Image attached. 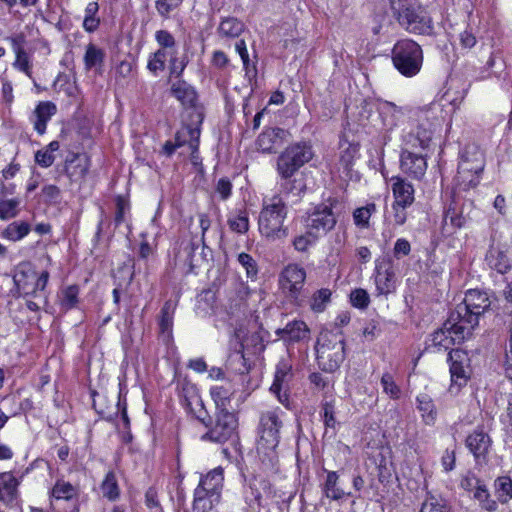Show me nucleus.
<instances>
[{
    "mask_svg": "<svg viewBox=\"0 0 512 512\" xmlns=\"http://www.w3.org/2000/svg\"><path fill=\"white\" fill-rule=\"evenodd\" d=\"M288 215L285 201L278 195L265 199L258 217L260 234L269 241L284 239L288 236V228L284 222Z\"/></svg>",
    "mask_w": 512,
    "mask_h": 512,
    "instance_id": "1",
    "label": "nucleus"
},
{
    "mask_svg": "<svg viewBox=\"0 0 512 512\" xmlns=\"http://www.w3.org/2000/svg\"><path fill=\"white\" fill-rule=\"evenodd\" d=\"M440 112V106L434 102L421 108L419 123L403 136V146L421 151L428 149L436 129L441 126Z\"/></svg>",
    "mask_w": 512,
    "mask_h": 512,
    "instance_id": "2",
    "label": "nucleus"
},
{
    "mask_svg": "<svg viewBox=\"0 0 512 512\" xmlns=\"http://www.w3.org/2000/svg\"><path fill=\"white\" fill-rule=\"evenodd\" d=\"M485 167L483 151L475 144L464 147L460 153L457 175L454 179L459 190L475 188L481 180Z\"/></svg>",
    "mask_w": 512,
    "mask_h": 512,
    "instance_id": "3",
    "label": "nucleus"
},
{
    "mask_svg": "<svg viewBox=\"0 0 512 512\" xmlns=\"http://www.w3.org/2000/svg\"><path fill=\"white\" fill-rule=\"evenodd\" d=\"M491 302L486 292L478 289H470L465 293L462 303L458 304L451 312L452 320L462 322L460 332L472 333L479 323V317L490 307Z\"/></svg>",
    "mask_w": 512,
    "mask_h": 512,
    "instance_id": "4",
    "label": "nucleus"
},
{
    "mask_svg": "<svg viewBox=\"0 0 512 512\" xmlns=\"http://www.w3.org/2000/svg\"><path fill=\"white\" fill-rule=\"evenodd\" d=\"M394 16L401 26L412 33L426 34L432 30V20L417 0H389Z\"/></svg>",
    "mask_w": 512,
    "mask_h": 512,
    "instance_id": "5",
    "label": "nucleus"
},
{
    "mask_svg": "<svg viewBox=\"0 0 512 512\" xmlns=\"http://www.w3.org/2000/svg\"><path fill=\"white\" fill-rule=\"evenodd\" d=\"M318 366L326 372L337 370L344 360V337L341 332L323 330L315 346Z\"/></svg>",
    "mask_w": 512,
    "mask_h": 512,
    "instance_id": "6",
    "label": "nucleus"
},
{
    "mask_svg": "<svg viewBox=\"0 0 512 512\" xmlns=\"http://www.w3.org/2000/svg\"><path fill=\"white\" fill-rule=\"evenodd\" d=\"M224 482V470L218 466L205 475H201L194 490L193 508L198 512H207L220 499Z\"/></svg>",
    "mask_w": 512,
    "mask_h": 512,
    "instance_id": "7",
    "label": "nucleus"
},
{
    "mask_svg": "<svg viewBox=\"0 0 512 512\" xmlns=\"http://www.w3.org/2000/svg\"><path fill=\"white\" fill-rule=\"evenodd\" d=\"M392 61L403 76L413 77L420 72L423 64L422 49L413 40H400L392 49Z\"/></svg>",
    "mask_w": 512,
    "mask_h": 512,
    "instance_id": "8",
    "label": "nucleus"
},
{
    "mask_svg": "<svg viewBox=\"0 0 512 512\" xmlns=\"http://www.w3.org/2000/svg\"><path fill=\"white\" fill-rule=\"evenodd\" d=\"M284 416L285 412L279 407L267 409L260 414L258 451H272L278 446Z\"/></svg>",
    "mask_w": 512,
    "mask_h": 512,
    "instance_id": "9",
    "label": "nucleus"
},
{
    "mask_svg": "<svg viewBox=\"0 0 512 512\" xmlns=\"http://www.w3.org/2000/svg\"><path fill=\"white\" fill-rule=\"evenodd\" d=\"M313 157L311 146L306 143H296L285 149L278 157L277 171L280 176L286 180L282 184L283 188L288 190V180L294 173Z\"/></svg>",
    "mask_w": 512,
    "mask_h": 512,
    "instance_id": "10",
    "label": "nucleus"
},
{
    "mask_svg": "<svg viewBox=\"0 0 512 512\" xmlns=\"http://www.w3.org/2000/svg\"><path fill=\"white\" fill-rule=\"evenodd\" d=\"M461 320H452V314L450 313L447 321L443 327L435 331L430 338V344L428 348L434 352H441L446 350H453L452 346L456 343H461L468 338L472 333H461L460 327H463Z\"/></svg>",
    "mask_w": 512,
    "mask_h": 512,
    "instance_id": "11",
    "label": "nucleus"
},
{
    "mask_svg": "<svg viewBox=\"0 0 512 512\" xmlns=\"http://www.w3.org/2000/svg\"><path fill=\"white\" fill-rule=\"evenodd\" d=\"M238 425V417L234 412L217 411L214 424L201 436V440L225 443L237 436Z\"/></svg>",
    "mask_w": 512,
    "mask_h": 512,
    "instance_id": "12",
    "label": "nucleus"
},
{
    "mask_svg": "<svg viewBox=\"0 0 512 512\" xmlns=\"http://www.w3.org/2000/svg\"><path fill=\"white\" fill-rule=\"evenodd\" d=\"M257 342L258 336L256 333L250 335L244 327H239L235 330L229 341V348L231 351L229 355L230 365L233 366L234 363L238 364V366L234 367L235 371L240 374L248 372L249 368L246 364L244 351L250 346L256 345Z\"/></svg>",
    "mask_w": 512,
    "mask_h": 512,
    "instance_id": "13",
    "label": "nucleus"
},
{
    "mask_svg": "<svg viewBox=\"0 0 512 512\" xmlns=\"http://www.w3.org/2000/svg\"><path fill=\"white\" fill-rule=\"evenodd\" d=\"M336 201L329 200L328 203L317 205L306 219V229H310L319 238L331 231L337 218L333 212V205Z\"/></svg>",
    "mask_w": 512,
    "mask_h": 512,
    "instance_id": "14",
    "label": "nucleus"
},
{
    "mask_svg": "<svg viewBox=\"0 0 512 512\" xmlns=\"http://www.w3.org/2000/svg\"><path fill=\"white\" fill-rule=\"evenodd\" d=\"M49 280L48 271H43L39 275L29 270L18 271L14 276V282L18 290L25 296L34 295L41 297L45 302L47 297L44 293L45 287Z\"/></svg>",
    "mask_w": 512,
    "mask_h": 512,
    "instance_id": "15",
    "label": "nucleus"
},
{
    "mask_svg": "<svg viewBox=\"0 0 512 512\" xmlns=\"http://www.w3.org/2000/svg\"><path fill=\"white\" fill-rule=\"evenodd\" d=\"M306 280V271L299 264L291 263L279 275V286L283 293L294 301L298 300Z\"/></svg>",
    "mask_w": 512,
    "mask_h": 512,
    "instance_id": "16",
    "label": "nucleus"
},
{
    "mask_svg": "<svg viewBox=\"0 0 512 512\" xmlns=\"http://www.w3.org/2000/svg\"><path fill=\"white\" fill-rule=\"evenodd\" d=\"M374 284L376 296H385L392 294L396 290L397 277L395 268L391 260H376L374 270Z\"/></svg>",
    "mask_w": 512,
    "mask_h": 512,
    "instance_id": "17",
    "label": "nucleus"
},
{
    "mask_svg": "<svg viewBox=\"0 0 512 512\" xmlns=\"http://www.w3.org/2000/svg\"><path fill=\"white\" fill-rule=\"evenodd\" d=\"M423 152L402 146L400 153L401 171L413 179H422L428 167L427 155Z\"/></svg>",
    "mask_w": 512,
    "mask_h": 512,
    "instance_id": "18",
    "label": "nucleus"
},
{
    "mask_svg": "<svg viewBox=\"0 0 512 512\" xmlns=\"http://www.w3.org/2000/svg\"><path fill=\"white\" fill-rule=\"evenodd\" d=\"M448 361L450 362L451 374L449 391L457 393L462 386L466 385L469 378L468 357L462 350H450Z\"/></svg>",
    "mask_w": 512,
    "mask_h": 512,
    "instance_id": "19",
    "label": "nucleus"
},
{
    "mask_svg": "<svg viewBox=\"0 0 512 512\" xmlns=\"http://www.w3.org/2000/svg\"><path fill=\"white\" fill-rule=\"evenodd\" d=\"M19 485L20 481L12 472L0 473V502L11 509L20 508Z\"/></svg>",
    "mask_w": 512,
    "mask_h": 512,
    "instance_id": "20",
    "label": "nucleus"
},
{
    "mask_svg": "<svg viewBox=\"0 0 512 512\" xmlns=\"http://www.w3.org/2000/svg\"><path fill=\"white\" fill-rule=\"evenodd\" d=\"M290 365L284 361L279 362L276 367L274 381L270 391L277 397L278 401L289 408L288 382L290 378Z\"/></svg>",
    "mask_w": 512,
    "mask_h": 512,
    "instance_id": "21",
    "label": "nucleus"
},
{
    "mask_svg": "<svg viewBox=\"0 0 512 512\" xmlns=\"http://www.w3.org/2000/svg\"><path fill=\"white\" fill-rule=\"evenodd\" d=\"M57 107L51 101H40L32 114L29 117L30 122L33 124L34 130L43 135L46 132L47 124L51 118L56 114Z\"/></svg>",
    "mask_w": 512,
    "mask_h": 512,
    "instance_id": "22",
    "label": "nucleus"
},
{
    "mask_svg": "<svg viewBox=\"0 0 512 512\" xmlns=\"http://www.w3.org/2000/svg\"><path fill=\"white\" fill-rule=\"evenodd\" d=\"M200 130L191 126H185L180 129L175 136V143L166 142L164 150L171 155L177 147L188 145L194 154L198 150Z\"/></svg>",
    "mask_w": 512,
    "mask_h": 512,
    "instance_id": "23",
    "label": "nucleus"
},
{
    "mask_svg": "<svg viewBox=\"0 0 512 512\" xmlns=\"http://www.w3.org/2000/svg\"><path fill=\"white\" fill-rule=\"evenodd\" d=\"M393 202L412 206L415 201V188L411 182L401 176L389 178Z\"/></svg>",
    "mask_w": 512,
    "mask_h": 512,
    "instance_id": "24",
    "label": "nucleus"
},
{
    "mask_svg": "<svg viewBox=\"0 0 512 512\" xmlns=\"http://www.w3.org/2000/svg\"><path fill=\"white\" fill-rule=\"evenodd\" d=\"M288 132L282 128L265 129L257 138L256 145L264 153L275 152L286 140Z\"/></svg>",
    "mask_w": 512,
    "mask_h": 512,
    "instance_id": "25",
    "label": "nucleus"
},
{
    "mask_svg": "<svg viewBox=\"0 0 512 512\" xmlns=\"http://www.w3.org/2000/svg\"><path fill=\"white\" fill-rule=\"evenodd\" d=\"M89 159L85 154L71 153L65 160V172L72 182H80L89 170Z\"/></svg>",
    "mask_w": 512,
    "mask_h": 512,
    "instance_id": "26",
    "label": "nucleus"
},
{
    "mask_svg": "<svg viewBox=\"0 0 512 512\" xmlns=\"http://www.w3.org/2000/svg\"><path fill=\"white\" fill-rule=\"evenodd\" d=\"M487 266L498 274L512 273V261L508 255L498 247H490L485 256Z\"/></svg>",
    "mask_w": 512,
    "mask_h": 512,
    "instance_id": "27",
    "label": "nucleus"
},
{
    "mask_svg": "<svg viewBox=\"0 0 512 512\" xmlns=\"http://www.w3.org/2000/svg\"><path fill=\"white\" fill-rule=\"evenodd\" d=\"M466 446L478 461L484 460L491 446V439L488 434L477 429L467 437Z\"/></svg>",
    "mask_w": 512,
    "mask_h": 512,
    "instance_id": "28",
    "label": "nucleus"
},
{
    "mask_svg": "<svg viewBox=\"0 0 512 512\" xmlns=\"http://www.w3.org/2000/svg\"><path fill=\"white\" fill-rule=\"evenodd\" d=\"M209 393L215 403L217 411L228 410L231 399L235 393V388L230 381H226L225 383L211 386Z\"/></svg>",
    "mask_w": 512,
    "mask_h": 512,
    "instance_id": "29",
    "label": "nucleus"
},
{
    "mask_svg": "<svg viewBox=\"0 0 512 512\" xmlns=\"http://www.w3.org/2000/svg\"><path fill=\"white\" fill-rule=\"evenodd\" d=\"M176 305L172 301H166L161 309L159 317V329L162 340L169 343L173 338V318Z\"/></svg>",
    "mask_w": 512,
    "mask_h": 512,
    "instance_id": "30",
    "label": "nucleus"
},
{
    "mask_svg": "<svg viewBox=\"0 0 512 512\" xmlns=\"http://www.w3.org/2000/svg\"><path fill=\"white\" fill-rule=\"evenodd\" d=\"M379 115L383 126L387 130L396 127L403 116V110L392 102H383L379 106Z\"/></svg>",
    "mask_w": 512,
    "mask_h": 512,
    "instance_id": "31",
    "label": "nucleus"
},
{
    "mask_svg": "<svg viewBox=\"0 0 512 512\" xmlns=\"http://www.w3.org/2000/svg\"><path fill=\"white\" fill-rule=\"evenodd\" d=\"M416 402L422 421L426 425H434L437 420L438 413L432 398L428 394L421 393L416 397Z\"/></svg>",
    "mask_w": 512,
    "mask_h": 512,
    "instance_id": "32",
    "label": "nucleus"
},
{
    "mask_svg": "<svg viewBox=\"0 0 512 512\" xmlns=\"http://www.w3.org/2000/svg\"><path fill=\"white\" fill-rule=\"evenodd\" d=\"M242 497L249 508L255 509L260 507L262 494L259 488L258 480L255 477L245 479L242 490Z\"/></svg>",
    "mask_w": 512,
    "mask_h": 512,
    "instance_id": "33",
    "label": "nucleus"
},
{
    "mask_svg": "<svg viewBox=\"0 0 512 512\" xmlns=\"http://www.w3.org/2000/svg\"><path fill=\"white\" fill-rule=\"evenodd\" d=\"M465 223L466 218L462 215V212L458 209L456 203L451 204L444 215V232L447 234H452L457 229L462 228Z\"/></svg>",
    "mask_w": 512,
    "mask_h": 512,
    "instance_id": "34",
    "label": "nucleus"
},
{
    "mask_svg": "<svg viewBox=\"0 0 512 512\" xmlns=\"http://www.w3.org/2000/svg\"><path fill=\"white\" fill-rule=\"evenodd\" d=\"M105 59V52L102 48L90 43L86 46L85 54L83 56L85 70L95 71L101 70Z\"/></svg>",
    "mask_w": 512,
    "mask_h": 512,
    "instance_id": "35",
    "label": "nucleus"
},
{
    "mask_svg": "<svg viewBox=\"0 0 512 512\" xmlns=\"http://www.w3.org/2000/svg\"><path fill=\"white\" fill-rule=\"evenodd\" d=\"M171 93L183 106H193L196 100V92L193 87L182 80H177L172 84Z\"/></svg>",
    "mask_w": 512,
    "mask_h": 512,
    "instance_id": "36",
    "label": "nucleus"
},
{
    "mask_svg": "<svg viewBox=\"0 0 512 512\" xmlns=\"http://www.w3.org/2000/svg\"><path fill=\"white\" fill-rule=\"evenodd\" d=\"M359 156V147L357 144L343 142L340 144L339 165L343 172L348 174L356 159Z\"/></svg>",
    "mask_w": 512,
    "mask_h": 512,
    "instance_id": "37",
    "label": "nucleus"
},
{
    "mask_svg": "<svg viewBox=\"0 0 512 512\" xmlns=\"http://www.w3.org/2000/svg\"><path fill=\"white\" fill-rule=\"evenodd\" d=\"M323 494L331 500H340L345 496H349L350 493H346L339 486V476L335 471H328L326 480L322 487Z\"/></svg>",
    "mask_w": 512,
    "mask_h": 512,
    "instance_id": "38",
    "label": "nucleus"
},
{
    "mask_svg": "<svg viewBox=\"0 0 512 512\" xmlns=\"http://www.w3.org/2000/svg\"><path fill=\"white\" fill-rule=\"evenodd\" d=\"M78 494V487L64 479H57L50 491V497L55 500L69 501Z\"/></svg>",
    "mask_w": 512,
    "mask_h": 512,
    "instance_id": "39",
    "label": "nucleus"
},
{
    "mask_svg": "<svg viewBox=\"0 0 512 512\" xmlns=\"http://www.w3.org/2000/svg\"><path fill=\"white\" fill-rule=\"evenodd\" d=\"M309 336V329L303 321L288 323L282 331V338L290 342L305 340Z\"/></svg>",
    "mask_w": 512,
    "mask_h": 512,
    "instance_id": "40",
    "label": "nucleus"
},
{
    "mask_svg": "<svg viewBox=\"0 0 512 512\" xmlns=\"http://www.w3.org/2000/svg\"><path fill=\"white\" fill-rule=\"evenodd\" d=\"M377 207L373 202L367 203L365 206L358 207L353 211V223L360 230L370 228V218L376 213Z\"/></svg>",
    "mask_w": 512,
    "mask_h": 512,
    "instance_id": "41",
    "label": "nucleus"
},
{
    "mask_svg": "<svg viewBox=\"0 0 512 512\" xmlns=\"http://www.w3.org/2000/svg\"><path fill=\"white\" fill-rule=\"evenodd\" d=\"M244 30V24L236 18L223 19L218 27V34L223 38H236Z\"/></svg>",
    "mask_w": 512,
    "mask_h": 512,
    "instance_id": "42",
    "label": "nucleus"
},
{
    "mask_svg": "<svg viewBox=\"0 0 512 512\" xmlns=\"http://www.w3.org/2000/svg\"><path fill=\"white\" fill-rule=\"evenodd\" d=\"M13 51L16 55L13 67L23 73L29 78H32V65L27 52L20 46V44L13 39Z\"/></svg>",
    "mask_w": 512,
    "mask_h": 512,
    "instance_id": "43",
    "label": "nucleus"
},
{
    "mask_svg": "<svg viewBox=\"0 0 512 512\" xmlns=\"http://www.w3.org/2000/svg\"><path fill=\"white\" fill-rule=\"evenodd\" d=\"M31 228L27 222L15 221L10 223L2 232L3 238L16 242L26 237Z\"/></svg>",
    "mask_w": 512,
    "mask_h": 512,
    "instance_id": "44",
    "label": "nucleus"
},
{
    "mask_svg": "<svg viewBox=\"0 0 512 512\" xmlns=\"http://www.w3.org/2000/svg\"><path fill=\"white\" fill-rule=\"evenodd\" d=\"M102 495L110 501H115L120 496L119 485L113 471H109L100 486Z\"/></svg>",
    "mask_w": 512,
    "mask_h": 512,
    "instance_id": "45",
    "label": "nucleus"
},
{
    "mask_svg": "<svg viewBox=\"0 0 512 512\" xmlns=\"http://www.w3.org/2000/svg\"><path fill=\"white\" fill-rule=\"evenodd\" d=\"M230 229L236 233L244 234L249 230V217L246 210H238L228 218Z\"/></svg>",
    "mask_w": 512,
    "mask_h": 512,
    "instance_id": "46",
    "label": "nucleus"
},
{
    "mask_svg": "<svg viewBox=\"0 0 512 512\" xmlns=\"http://www.w3.org/2000/svg\"><path fill=\"white\" fill-rule=\"evenodd\" d=\"M332 292L328 288H321L313 293L310 299V309L315 313L323 312L331 300Z\"/></svg>",
    "mask_w": 512,
    "mask_h": 512,
    "instance_id": "47",
    "label": "nucleus"
},
{
    "mask_svg": "<svg viewBox=\"0 0 512 512\" xmlns=\"http://www.w3.org/2000/svg\"><path fill=\"white\" fill-rule=\"evenodd\" d=\"M155 40L159 45L158 50H164L167 55L177 54V44L174 36L167 30H158L155 32Z\"/></svg>",
    "mask_w": 512,
    "mask_h": 512,
    "instance_id": "48",
    "label": "nucleus"
},
{
    "mask_svg": "<svg viewBox=\"0 0 512 512\" xmlns=\"http://www.w3.org/2000/svg\"><path fill=\"white\" fill-rule=\"evenodd\" d=\"M419 512H450V507L442 497L429 494Z\"/></svg>",
    "mask_w": 512,
    "mask_h": 512,
    "instance_id": "49",
    "label": "nucleus"
},
{
    "mask_svg": "<svg viewBox=\"0 0 512 512\" xmlns=\"http://www.w3.org/2000/svg\"><path fill=\"white\" fill-rule=\"evenodd\" d=\"M319 237L314 234L310 229H307L305 233L296 235L292 240V246L298 252H306L312 246H314Z\"/></svg>",
    "mask_w": 512,
    "mask_h": 512,
    "instance_id": "50",
    "label": "nucleus"
},
{
    "mask_svg": "<svg viewBox=\"0 0 512 512\" xmlns=\"http://www.w3.org/2000/svg\"><path fill=\"white\" fill-rule=\"evenodd\" d=\"M79 287L77 285H70L61 291L60 305L64 310H71L78 304Z\"/></svg>",
    "mask_w": 512,
    "mask_h": 512,
    "instance_id": "51",
    "label": "nucleus"
},
{
    "mask_svg": "<svg viewBox=\"0 0 512 512\" xmlns=\"http://www.w3.org/2000/svg\"><path fill=\"white\" fill-rule=\"evenodd\" d=\"M237 262L245 270L247 278L256 280L259 272L257 261L248 253L241 252L237 256Z\"/></svg>",
    "mask_w": 512,
    "mask_h": 512,
    "instance_id": "52",
    "label": "nucleus"
},
{
    "mask_svg": "<svg viewBox=\"0 0 512 512\" xmlns=\"http://www.w3.org/2000/svg\"><path fill=\"white\" fill-rule=\"evenodd\" d=\"M21 204L19 198L0 199V219L7 220L18 214V207Z\"/></svg>",
    "mask_w": 512,
    "mask_h": 512,
    "instance_id": "53",
    "label": "nucleus"
},
{
    "mask_svg": "<svg viewBox=\"0 0 512 512\" xmlns=\"http://www.w3.org/2000/svg\"><path fill=\"white\" fill-rule=\"evenodd\" d=\"M381 386L383 392L391 399L397 400L401 397V389L396 384L394 377L390 373H384L381 377Z\"/></svg>",
    "mask_w": 512,
    "mask_h": 512,
    "instance_id": "54",
    "label": "nucleus"
},
{
    "mask_svg": "<svg viewBox=\"0 0 512 512\" xmlns=\"http://www.w3.org/2000/svg\"><path fill=\"white\" fill-rule=\"evenodd\" d=\"M169 55L164 53V50H157L148 59L147 68L153 73L157 74L165 68V62Z\"/></svg>",
    "mask_w": 512,
    "mask_h": 512,
    "instance_id": "55",
    "label": "nucleus"
},
{
    "mask_svg": "<svg viewBox=\"0 0 512 512\" xmlns=\"http://www.w3.org/2000/svg\"><path fill=\"white\" fill-rule=\"evenodd\" d=\"M472 493L473 497L478 500L486 510L492 511L496 508V502L489 499V493L484 483L481 482Z\"/></svg>",
    "mask_w": 512,
    "mask_h": 512,
    "instance_id": "56",
    "label": "nucleus"
},
{
    "mask_svg": "<svg viewBox=\"0 0 512 512\" xmlns=\"http://www.w3.org/2000/svg\"><path fill=\"white\" fill-rule=\"evenodd\" d=\"M235 50L239 54V56L243 62V67L246 71V75L250 76L251 74H253V76H255L256 70H255L254 66L252 68L250 67L249 54H248L246 42L243 39L236 42Z\"/></svg>",
    "mask_w": 512,
    "mask_h": 512,
    "instance_id": "57",
    "label": "nucleus"
},
{
    "mask_svg": "<svg viewBox=\"0 0 512 512\" xmlns=\"http://www.w3.org/2000/svg\"><path fill=\"white\" fill-rule=\"evenodd\" d=\"M498 499L507 502L512 498V481L510 478L502 477L496 481Z\"/></svg>",
    "mask_w": 512,
    "mask_h": 512,
    "instance_id": "58",
    "label": "nucleus"
},
{
    "mask_svg": "<svg viewBox=\"0 0 512 512\" xmlns=\"http://www.w3.org/2000/svg\"><path fill=\"white\" fill-rule=\"evenodd\" d=\"M350 302L352 306L359 309H366L370 303V297L365 289H354L350 294Z\"/></svg>",
    "mask_w": 512,
    "mask_h": 512,
    "instance_id": "59",
    "label": "nucleus"
},
{
    "mask_svg": "<svg viewBox=\"0 0 512 512\" xmlns=\"http://www.w3.org/2000/svg\"><path fill=\"white\" fill-rule=\"evenodd\" d=\"M4 402H11V410L10 413L12 416H16L21 412H25L32 408V401L28 398L18 402L17 397L15 395L5 397Z\"/></svg>",
    "mask_w": 512,
    "mask_h": 512,
    "instance_id": "60",
    "label": "nucleus"
},
{
    "mask_svg": "<svg viewBox=\"0 0 512 512\" xmlns=\"http://www.w3.org/2000/svg\"><path fill=\"white\" fill-rule=\"evenodd\" d=\"M409 205L392 202V217L396 225H403L407 221Z\"/></svg>",
    "mask_w": 512,
    "mask_h": 512,
    "instance_id": "61",
    "label": "nucleus"
},
{
    "mask_svg": "<svg viewBox=\"0 0 512 512\" xmlns=\"http://www.w3.org/2000/svg\"><path fill=\"white\" fill-rule=\"evenodd\" d=\"M168 57L170 58V74L176 78L180 77L187 65V62L184 58H179L177 54H170Z\"/></svg>",
    "mask_w": 512,
    "mask_h": 512,
    "instance_id": "62",
    "label": "nucleus"
},
{
    "mask_svg": "<svg viewBox=\"0 0 512 512\" xmlns=\"http://www.w3.org/2000/svg\"><path fill=\"white\" fill-rule=\"evenodd\" d=\"M182 0H157L156 9L163 17H168L170 12L176 9Z\"/></svg>",
    "mask_w": 512,
    "mask_h": 512,
    "instance_id": "63",
    "label": "nucleus"
},
{
    "mask_svg": "<svg viewBox=\"0 0 512 512\" xmlns=\"http://www.w3.org/2000/svg\"><path fill=\"white\" fill-rule=\"evenodd\" d=\"M115 202H116L115 222L117 225H119L124 221L125 213L127 211H129L130 204L124 196H117Z\"/></svg>",
    "mask_w": 512,
    "mask_h": 512,
    "instance_id": "64",
    "label": "nucleus"
}]
</instances>
